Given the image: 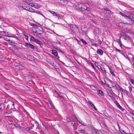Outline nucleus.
<instances>
[{
    "label": "nucleus",
    "mask_w": 134,
    "mask_h": 134,
    "mask_svg": "<svg viewBox=\"0 0 134 134\" xmlns=\"http://www.w3.org/2000/svg\"><path fill=\"white\" fill-rule=\"evenodd\" d=\"M26 45L28 47L32 49L35 48L34 46L29 43H25Z\"/></svg>",
    "instance_id": "5"
},
{
    "label": "nucleus",
    "mask_w": 134,
    "mask_h": 134,
    "mask_svg": "<svg viewBox=\"0 0 134 134\" xmlns=\"http://www.w3.org/2000/svg\"><path fill=\"white\" fill-rule=\"evenodd\" d=\"M94 31L95 33L98 34H99L101 33L100 28L98 27H96L95 28Z\"/></svg>",
    "instance_id": "8"
},
{
    "label": "nucleus",
    "mask_w": 134,
    "mask_h": 134,
    "mask_svg": "<svg viewBox=\"0 0 134 134\" xmlns=\"http://www.w3.org/2000/svg\"><path fill=\"white\" fill-rule=\"evenodd\" d=\"M26 130H27V131H29L30 129L29 128H28V127H27L26 128Z\"/></svg>",
    "instance_id": "55"
},
{
    "label": "nucleus",
    "mask_w": 134,
    "mask_h": 134,
    "mask_svg": "<svg viewBox=\"0 0 134 134\" xmlns=\"http://www.w3.org/2000/svg\"><path fill=\"white\" fill-rule=\"evenodd\" d=\"M100 132L103 134H107L106 132L103 130H101Z\"/></svg>",
    "instance_id": "34"
},
{
    "label": "nucleus",
    "mask_w": 134,
    "mask_h": 134,
    "mask_svg": "<svg viewBox=\"0 0 134 134\" xmlns=\"http://www.w3.org/2000/svg\"><path fill=\"white\" fill-rule=\"evenodd\" d=\"M115 50L118 52H119L120 53H121L122 55H124V56H125L124 55V53L122 52L120 50V49H117V48L115 47Z\"/></svg>",
    "instance_id": "20"
},
{
    "label": "nucleus",
    "mask_w": 134,
    "mask_h": 134,
    "mask_svg": "<svg viewBox=\"0 0 134 134\" xmlns=\"http://www.w3.org/2000/svg\"><path fill=\"white\" fill-rule=\"evenodd\" d=\"M91 65L93 68L94 69H95V68L94 65L93 63H91Z\"/></svg>",
    "instance_id": "41"
},
{
    "label": "nucleus",
    "mask_w": 134,
    "mask_h": 134,
    "mask_svg": "<svg viewBox=\"0 0 134 134\" xmlns=\"http://www.w3.org/2000/svg\"><path fill=\"white\" fill-rule=\"evenodd\" d=\"M109 69L110 70V73L113 76H115V74L114 73V71L112 70H111L110 69V68H109Z\"/></svg>",
    "instance_id": "30"
},
{
    "label": "nucleus",
    "mask_w": 134,
    "mask_h": 134,
    "mask_svg": "<svg viewBox=\"0 0 134 134\" xmlns=\"http://www.w3.org/2000/svg\"><path fill=\"white\" fill-rule=\"evenodd\" d=\"M30 25L31 26H34V27H35V26H37L36 25H35V24H33V23H31L30 24Z\"/></svg>",
    "instance_id": "49"
},
{
    "label": "nucleus",
    "mask_w": 134,
    "mask_h": 134,
    "mask_svg": "<svg viewBox=\"0 0 134 134\" xmlns=\"http://www.w3.org/2000/svg\"><path fill=\"white\" fill-rule=\"evenodd\" d=\"M48 62L49 63H50L53 66V64H54V63H52V62L51 60H49V61Z\"/></svg>",
    "instance_id": "37"
},
{
    "label": "nucleus",
    "mask_w": 134,
    "mask_h": 134,
    "mask_svg": "<svg viewBox=\"0 0 134 134\" xmlns=\"http://www.w3.org/2000/svg\"><path fill=\"white\" fill-rule=\"evenodd\" d=\"M61 62L63 64H64V63L63 62Z\"/></svg>",
    "instance_id": "63"
},
{
    "label": "nucleus",
    "mask_w": 134,
    "mask_h": 134,
    "mask_svg": "<svg viewBox=\"0 0 134 134\" xmlns=\"http://www.w3.org/2000/svg\"><path fill=\"white\" fill-rule=\"evenodd\" d=\"M109 82L111 84H112L113 83V82L110 80H109Z\"/></svg>",
    "instance_id": "57"
},
{
    "label": "nucleus",
    "mask_w": 134,
    "mask_h": 134,
    "mask_svg": "<svg viewBox=\"0 0 134 134\" xmlns=\"http://www.w3.org/2000/svg\"><path fill=\"white\" fill-rule=\"evenodd\" d=\"M5 107V105L3 103L0 104V109H3Z\"/></svg>",
    "instance_id": "18"
},
{
    "label": "nucleus",
    "mask_w": 134,
    "mask_h": 134,
    "mask_svg": "<svg viewBox=\"0 0 134 134\" xmlns=\"http://www.w3.org/2000/svg\"><path fill=\"white\" fill-rule=\"evenodd\" d=\"M81 132L82 133H85V131L84 130H82L81 131Z\"/></svg>",
    "instance_id": "52"
},
{
    "label": "nucleus",
    "mask_w": 134,
    "mask_h": 134,
    "mask_svg": "<svg viewBox=\"0 0 134 134\" xmlns=\"http://www.w3.org/2000/svg\"><path fill=\"white\" fill-rule=\"evenodd\" d=\"M39 14H41V15L42 16H43L44 18L45 17V16L42 13H40Z\"/></svg>",
    "instance_id": "59"
},
{
    "label": "nucleus",
    "mask_w": 134,
    "mask_h": 134,
    "mask_svg": "<svg viewBox=\"0 0 134 134\" xmlns=\"http://www.w3.org/2000/svg\"><path fill=\"white\" fill-rule=\"evenodd\" d=\"M82 3H75L74 5V8L76 9L80 10L81 8L82 7Z\"/></svg>",
    "instance_id": "2"
},
{
    "label": "nucleus",
    "mask_w": 134,
    "mask_h": 134,
    "mask_svg": "<svg viewBox=\"0 0 134 134\" xmlns=\"http://www.w3.org/2000/svg\"><path fill=\"white\" fill-rule=\"evenodd\" d=\"M129 88L130 91H132V88L131 87L129 86Z\"/></svg>",
    "instance_id": "46"
},
{
    "label": "nucleus",
    "mask_w": 134,
    "mask_h": 134,
    "mask_svg": "<svg viewBox=\"0 0 134 134\" xmlns=\"http://www.w3.org/2000/svg\"><path fill=\"white\" fill-rule=\"evenodd\" d=\"M60 2L61 3H65V4H67L68 3V1L67 0H59Z\"/></svg>",
    "instance_id": "23"
},
{
    "label": "nucleus",
    "mask_w": 134,
    "mask_h": 134,
    "mask_svg": "<svg viewBox=\"0 0 134 134\" xmlns=\"http://www.w3.org/2000/svg\"><path fill=\"white\" fill-rule=\"evenodd\" d=\"M92 45H94L96 47H97V44H92Z\"/></svg>",
    "instance_id": "56"
},
{
    "label": "nucleus",
    "mask_w": 134,
    "mask_h": 134,
    "mask_svg": "<svg viewBox=\"0 0 134 134\" xmlns=\"http://www.w3.org/2000/svg\"><path fill=\"white\" fill-rule=\"evenodd\" d=\"M24 35L25 36V38H26V39L27 40H28V38H29L28 36L26 35H25V34H24Z\"/></svg>",
    "instance_id": "44"
},
{
    "label": "nucleus",
    "mask_w": 134,
    "mask_h": 134,
    "mask_svg": "<svg viewBox=\"0 0 134 134\" xmlns=\"http://www.w3.org/2000/svg\"><path fill=\"white\" fill-rule=\"evenodd\" d=\"M132 16H131V15H127V16L126 17L128 19H130L131 18Z\"/></svg>",
    "instance_id": "39"
},
{
    "label": "nucleus",
    "mask_w": 134,
    "mask_h": 134,
    "mask_svg": "<svg viewBox=\"0 0 134 134\" xmlns=\"http://www.w3.org/2000/svg\"><path fill=\"white\" fill-rule=\"evenodd\" d=\"M97 52L100 55H102L103 54V51L100 49H98L97 50Z\"/></svg>",
    "instance_id": "12"
},
{
    "label": "nucleus",
    "mask_w": 134,
    "mask_h": 134,
    "mask_svg": "<svg viewBox=\"0 0 134 134\" xmlns=\"http://www.w3.org/2000/svg\"><path fill=\"white\" fill-rule=\"evenodd\" d=\"M8 107L10 108L11 109H13L14 108V104L13 102H11L7 105Z\"/></svg>",
    "instance_id": "6"
},
{
    "label": "nucleus",
    "mask_w": 134,
    "mask_h": 134,
    "mask_svg": "<svg viewBox=\"0 0 134 134\" xmlns=\"http://www.w3.org/2000/svg\"><path fill=\"white\" fill-rule=\"evenodd\" d=\"M101 82H102V84L103 85H107L108 87H109V88H111V87H111L109 86V85L108 84H107L106 83V82H105V83H104V82L103 81H102Z\"/></svg>",
    "instance_id": "32"
},
{
    "label": "nucleus",
    "mask_w": 134,
    "mask_h": 134,
    "mask_svg": "<svg viewBox=\"0 0 134 134\" xmlns=\"http://www.w3.org/2000/svg\"><path fill=\"white\" fill-rule=\"evenodd\" d=\"M28 11L32 13H34L35 12V10L32 9L31 7L29 8Z\"/></svg>",
    "instance_id": "21"
},
{
    "label": "nucleus",
    "mask_w": 134,
    "mask_h": 134,
    "mask_svg": "<svg viewBox=\"0 0 134 134\" xmlns=\"http://www.w3.org/2000/svg\"><path fill=\"white\" fill-rule=\"evenodd\" d=\"M115 103L120 109H122V107L120 105L118 102L116 100L115 101Z\"/></svg>",
    "instance_id": "16"
},
{
    "label": "nucleus",
    "mask_w": 134,
    "mask_h": 134,
    "mask_svg": "<svg viewBox=\"0 0 134 134\" xmlns=\"http://www.w3.org/2000/svg\"><path fill=\"white\" fill-rule=\"evenodd\" d=\"M82 7L81 8L80 10L85 11L87 10L88 11H90V9L89 8H87V7L83 3L82 4Z\"/></svg>",
    "instance_id": "3"
},
{
    "label": "nucleus",
    "mask_w": 134,
    "mask_h": 134,
    "mask_svg": "<svg viewBox=\"0 0 134 134\" xmlns=\"http://www.w3.org/2000/svg\"><path fill=\"white\" fill-rule=\"evenodd\" d=\"M35 42H36L37 44H38L41 47H42L43 46V44L42 42L41 41H39L37 40L36 41H35Z\"/></svg>",
    "instance_id": "10"
},
{
    "label": "nucleus",
    "mask_w": 134,
    "mask_h": 134,
    "mask_svg": "<svg viewBox=\"0 0 134 134\" xmlns=\"http://www.w3.org/2000/svg\"><path fill=\"white\" fill-rule=\"evenodd\" d=\"M40 7L38 6V5L37 4H36V5H35V8H39Z\"/></svg>",
    "instance_id": "40"
},
{
    "label": "nucleus",
    "mask_w": 134,
    "mask_h": 134,
    "mask_svg": "<svg viewBox=\"0 0 134 134\" xmlns=\"http://www.w3.org/2000/svg\"><path fill=\"white\" fill-rule=\"evenodd\" d=\"M52 53L55 56L57 57L58 55L57 52L55 50H53L52 51Z\"/></svg>",
    "instance_id": "19"
},
{
    "label": "nucleus",
    "mask_w": 134,
    "mask_h": 134,
    "mask_svg": "<svg viewBox=\"0 0 134 134\" xmlns=\"http://www.w3.org/2000/svg\"><path fill=\"white\" fill-rule=\"evenodd\" d=\"M101 43H102V42L101 41H99V43L100 44H101Z\"/></svg>",
    "instance_id": "62"
},
{
    "label": "nucleus",
    "mask_w": 134,
    "mask_h": 134,
    "mask_svg": "<svg viewBox=\"0 0 134 134\" xmlns=\"http://www.w3.org/2000/svg\"><path fill=\"white\" fill-rule=\"evenodd\" d=\"M119 90H121V91H122V92H123V90L122 89V88H121V87L120 88Z\"/></svg>",
    "instance_id": "58"
},
{
    "label": "nucleus",
    "mask_w": 134,
    "mask_h": 134,
    "mask_svg": "<svg viewBox=\"0 0 134 134\" xmlns=\"http://www.w3.org/2000/svg\"><path fill=\"white\" fill-rule=\"evenodd\" d=\"M1 33L3 35L5 36H7V35H8V32H5V31H3L1 32Z\"/></svg>",
    "instance_id": "22"
},
{
    "label": "nucleus",
    "mask_w": 134,
    "mask_h": 134,
    "mask_svg": "<svg viewBox=\"0 0 134 134\" xmlns=\"http://www.w3.org/2000/svg\"><path fill=\"white\" fill-rule=\"evenodd\" d=\"M98 91L99 92V93H98V94H99L102 96L103 95L104 93L102 91L100 90H98Z\"/></svg>",
    "instance_id": "28"
},
{
    "label": "nucleus",
    "mask_w": 134,
    "mask_h": 134,
    "mask_svg": "<svg viewBox=\"0 0 134 134\" xmlns=\"http://www.w3.org/2000/svg\"><path fill=\"white\" fill-rule=\"evenodd\" d=\"M16 68L18 70H22L24 68V67L22 65H18L16 66Z\"/></svg>",
    "instance_id": "9"
},
{
    "label": "nucleus",
    "mask_w": 134,
    "mask_h": 134,
    "mask_svg": "<svg viewBox=\"0 0 134 134\" xmlns=\"http://www.w3.org/2000/svg\"><path fill=\"white\" fill-rule=\"evenodd\" d=\"M88 102L90 104V105L95 109V110H97V109L96 108V107L94 106V104L92 103V102L91 101H88Z\"/></svg>",
    "instance_id": "13"
},
{
    "label": "nucleus",
    "mask_w": 134,
    "mask_h": 134,
    "mask_svg": "<svg viewBox=\"0 0 134 134\" xmlns=\"http://www.w3.org/2000/svg\"><path fill=\"white\" fill-rule=\"evenodd\" d=\"M99 122L100 124H101L103 126H105V124L104 122V119L102 118H99Z\"/></svg>",
    "instance_id": "7"
},
{
    "label": "nucleus",
    "mask_w": 134,
    "mask_h": 134,
    "mask_svg": "<svg viewBox=\"0 0 134 134\" xmlns=\"http://www.w3.org/2000/svg\"><path fill=\"white\" fill-rule=\"evenodd\" d=\"M4 115L6 117H9L11 116V114L10 113L5 112V113L4 114Z\"/></svg>",
    "instance_id": "14"
},
{
    "label": "nucleus",
    "mask_w": 134,
    "mask_h": 134,
    "mask_svg": "<svg viewBox=\"0 0 134 134\" xmlns=\"http://www.w3.org/2000/svg\"><path fill=\"white\" fill-rule=\"evenodd\" d=\"M9 35L7 36L8 37H14L15 36V35L14 34H11L9 35Z\"/></svg>",
    "instance_id": "38"
},
{
    "label": "nucleus",
    "mask_w": 134,
    "mask_h": 134,
    "mask_svg": "<svg viewBox=\"0 0 134 134\" xmlns=\"http://www.w3.org/2000/svg\"><path fill=\"white\" fill-rule=\"evenodd\" d=\"M104 114L105 116L108 117V115L107 113H104Z\"/></svg>",
    "instance_id": "54"
},
{
    "label": "nucleus",
    "mask_w": 134,
    "mask_h": 134,
    "mask_svg": "<svg viewBox=\"0 0 134 134\" xmlns=\"http://www.w3.org/2000/svg\"><path fill=\"white\" fill-rule=\"evenodd\" d=\"M131 82L132 84L134 85V80L133 79L131 80Z\"/></svg>",
    "instance_id": "47"
},
{
    "label": "nucleus",
    "mask_w": 134,
    "mask_h": 134,
    "mask_svg": "<svg viewBox=\"0 0 134 134\" xmlns=\"http://www.w3.org/2000/svg\"><path fill=\"white\" fill-rule=\"evenodd\" d=\"M26 3L27 4L29 5H30V6H31V3H30V2L29 1H27V2H26Z\"/></svg>",
    "instance_id": "48"
},
{
    "label": "nucleus",
    "mask_w": 134,
    "mask_h": 134,
    "mask_svg": "<svg viewBox=\"0 0 134 134\" xmlns=\"http://www.w3.org/2000/svg\"><path fill=\"white\" fill-rule=\"evenodd\" d=\"M130 19L132 21H134V18L132 16Z\"/></svg>",
    "instance_id": "50"
},
{
    "label": "nucleus",
    "mask_w": 134,
    "mask_h": 134,
    "mask_svg": "<svg viewBox=\"0 0 134 134\" xmlns=\"http://www.w3.org/2000/svg\"><path fill=\"white\" fill-rule=\"evenodd\" d=\"M117 42L119 44L120 47H121L122 46V44L120 40H119Z\"/></svg>",
    "instance_id": "35"
},
{
    "label": "nucleus",
    "mask_w": 134,
    "mask_h": 134,
    "mask_svg": "<svg viewBox=\"0 0 134 134\" xmlns=\"http://www.w3.org/2000/svg\"><path fill=\"white\" fill-rule=\"evenodd\" d=\"M49 11L51 13L54 15H56L57 14L55 12L52 11Z\"/></svg>",
    "instance_id": "33"
},
{
    "label": "nucleus",
    "mask_w": 134,
    "mask_h": 134,
    "mask_svg": "<svg viewBox=\"0 0 134 134\" xmlns=\"http://www.w3.org/2000/svg\"><path fill=\"white\" fill-rule=\"evenodd\" d=\"M71 121V125L72 126H74L75 124V123L74 122V121H73V120Z\"/></svg>",
    "instance_id": "45"
},
{
    "label": "nucleus",
    "mask_w": 134,
    "mask_h": 134,
    "mask_svg": "<svg viewBox=\"0 0 134 134\" xmlns=\"http://www.w3.org/2000/svg\"><path fill=\"white\" fill-rule=\"evenodd\" d=\"M75 65V63L70 60L68 62L67 65L66 66L70 67H74Z\"/></svg>",
    "instance_id": "4"
},
{
    "label": "nucleus",
    "mask_w": 134,
    "mask_h": 134,
    "mask_svg": "<svg viewBox=\"0 0 134 134\" xmlns=\"http://www.w3.org/2000/svg\"><path fill=\"white\" fill-rule=\"evenodd\" d=\"M119 13L120 14H121V15L123 16L124 17H126L127 16V15L125 13H122L121 12H120Z\"/></svg>",
    "instance_id": "25"
},
{
    "label": "nucleus",
    "mask_w": 134,
    "mask_h": 134,
    "mask_svg": "<svg viewBox=\"0 0 134 134\" xmlns=\"http://www.w3.org/2000/svg\"><path fill=\"white\" fill-rule=\"evenodd\" d=\"M131 114L132 115L134 116V113H133L132 112H130Z\"/></svg>",
    "instance_id": "61"
},
{
    "label": "nucleus",
    "mask_w": 134,
    "mask_h": 134,
    "mask_svg": "<svg viewBox=\"0 0 134 134\" xmlns=\"http://www.w3.org/2000/svg\"><path fill=\"white\" fill-rule=\"evenodd\" d=\"M120 131L122 133H123L122 132H123L124 133H125V132H124V131H123V130H121V131Z\"/></svg>",
    "instance_id": "60"
},
{
    "label": "nucleus",
    "mask_w": 134,
    "mask_h": 134,
    "mask_svg": "<svg viewBox=\"0 0 134 134\" xmlns=\"http://www.w3.org/2000/svg\"><path fill=\"white\" fill-rule=\"evenodd\" d=\"M122 24H123L122 23H119L118 24V25L119 27H121L122 26Z\"/></svg>",
    "instance_id": "43"
},
{
    "label": "nucleus",
    "mask_w": 134,
    "mask_h": 134,
    "mask_svg": "<svg viewBox=\"0 0 134 134\" xmlns=\"http://www.w3.org/2000/svg\"><path fill=\"white\" fill-rule=\"evenodd\" d=\"M108 96H109L112 100H114L115 99V97H113V94L110 92L109 91L108 92Z\"/></svg>",
    "instance_id": "11"
},
{
    "label": "nucleus",
    "mask_w": 134,
    "mask_h": 134,
    "mask_svg": "<svg viewBox=\"0 0 134 134\" xmlns=\"http://www.w3.org/2000/svg\"><path fill=\"white\" fill-rule=\"evenodd\" d=\"M102 10L103 12H104L105 10L108 11V14H110L111 12V11L109 9L107 8L103 9Z\"/></svg>",
    "instance_id": "17"
},
{
    "label": "nucleus",
    "mask_w": 134,
    "mask_h": 134,
    "mask_svg": "<svg viewBox=\"0 0 134 134\" xmlns=\"http://www.w3.org/2000/svg\"><path fill=\"white\" fill-rule=\"evenodd\" d=\"M115 88L116 89V90H119V88H120V86L119 85H118V84H116L115 85Z\"/></svg>",
    "instance_id": "26"
},
{
    "label": "nucleus",
    "mask_w": 134,
    "mask_h": 134,
    "mask_svg": "<svg viewBox=\"0 0 134 134\" xmlns=\"http://www.w3.org/2000/svg\"><path fill=\"white\" fill-rule=\"evenodd\" d=\"M126 134H133V133H130L128 134L127 133H126Z\"/></svg>",
    "instance_id": "64"
},
{
    "label": "nucleus",
    "mask_w": 134,
    "mask_h": 134,
    "mask_svg": "<svg viewBox=\"0 0 134 134\" xmlns=\"http://www.w3.org/2000/svg\"><path fill=\"white\" fill-rule=\"evenodd\" d=\"M31 4V6L32 7H34L35 6V5H36V4H33V5H32V4Z\"/></svg>",
    "instance_id": "51"
},
{
    "label": "nucleus",
    "mask_w": 134,
    "mask_h": 134,
    "mask_svg": "<svg viewBox=\"0 0 134 134\" xmlns=\"http://www.w3.org/2000/svg\"><path fill=\"white\" fill-rule=\"evenodd\" d=\"M34 13H35L37 14H39L40 13V12L38 10H35V12Z\"/></svg>",
    "instance_id": "42"
},
{
    "label": "nucleus",
    "mask_w": 134,
    "mask_h": 134,
    "mask_svg": "<svg viewBox=\"0 0 134 134\" xmlns=\"http://www.w3.org/2000/svg\"><path fill=\"white\" fill-rule=\"evenodd\" d=\"M66 120L68 122H70L71 121H72L73 119L69 117Z\"/></svg>",
    "instance_id": "24"
},
{
    "label": "nucleus",
    "mask_w": 134,
    "mask_h": 134,
    "mask_svg": "<svg viewBox=\"0 0 134 134\" xmlns=\"http://www.w3.org/2000/svg\"><path fill=\"white\" fill-rule=\"evenodd\" d=\"M80 40L83 44H87V43L83 39H80Z\"/></svg>",
    "instance_id": "29"
},
{
    "label": "nucleus",
    "mask_w": 134,
    "mask_h": 134,
    "mask_svg": "<svg viewBox=\"0 0 134 134\" xmlns=\"http://www.w3.org/2000/svg\"><path fill=\"white\" fill-rule=\"evenodd\" d=\"M55 92L61 98H63V96H62V93L59 92L55 91Z\"/></svg>",
    "instance_id": "15"
},
{
    "label": "nucleus",
    "mask_w": 134,
    "mask_h": 134,
    "mask_svg": "<svg viewBox=\"0 0 134 134\" xmlns=\"http://www.w3.org/2000/svg\"><path fill=\"white\" fill-rule=\"evenodd\" d=\"M21 7L23 8L24 9L27 10V11H28V9H29V8L27 7H24L23 6H22Z\"/></svg>",
    "instance_id": "36"
},
{
    "label": "nucleus",
    "mask_w": 134,
    "mask_h": 134,
    "mask_svg": "<svg viewBox=\"0 0 134 134\" xmlns=\"http://www.w3.org/2000/svg\"><path fill=\"white\" fill-rule=\"evenodd\" d=\"M76 118L77 119V120L80 123H81L80 121H81V120H80V119H77L76 117Z\"/></svg>",
    "instance_id": "53"
},
{
    "label": "nucleus",
    "mask_w": 134,
    "mask_h": 134,
    "mask_svg": "<svg viewBox=\"0 0 134 134\" xmlns=\"http://www.w3.org/2000/svg\"><path fill=\"white\" fill-rule=\"evenodd\" d=\"M33 28L35 29L36 30L34 31V32L40 35L43 33V30L42 28L40 26H35V27H33Z\"/></svg>",
    "instance_id": "1"
},
{
    "label": "nucleus",
    "mask_w": 134,
    "mask_h": 134,
    "mask_svg": "<svg viewBox=\"0 0 134 134\" xmlns=\"http://www.w3.org/2000/svg\"><path fill=\"white\" fill-rule=\"evenodd\" d=\"M31 40L35 41H36V40H37V39H36V38H35L33 36H31V38H30Z\"/></svg>",
    "instance_id": "27"
},
{
    "label": "nucleus",
    "mask_w": 134,
    "mask_h": 134,
    "mask_svg": "<svg viewBox=\"0 0 134 134\" xmlns=\"http://www.w3.org/2000/svg\"><path fill=\"white\" fill-rule=\"evenodd\" d=\"M56 16H57L58 19L62 18V16L59 14H56Z\"/></svg>",
    "instance_id": "31"
}]
</instances>
